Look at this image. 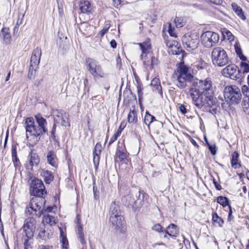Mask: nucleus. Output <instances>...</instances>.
<instances>
[{"instance_id":"obj_3","label":"nucleus","mask_w":249,"mask_h":249,"mask_svg":"<svg viewBox=\"0 0 249 249\" xmlns=\"http://www.w3.org/2000/svg\"><path fill=\"white\" fill-rule=\"evenodd\" d=\"M191 97L194 105L198 108L204 107L209 112L215 114L217 108V103H210L209 99L196 89L191 94Z\"/></svg>"},{"instance_id":"obj_44","label":"nucleus","mask_w":249,"mask_h":249,"mask_svg":"<svg viewBox=\"0 0 249 249\" xmlns=\"http://www.w3.org/2000/svg\"><path fill=\"white\" fill-rule=\"evenodd\" d=\"M240 68L243 73L249 72V65L246 62H241Z\"/></svg>"},{"instance_id":"obj_47","label":"nucleus","mask_w":249,"mask_h":249,"mask_svg":"<svg viewBox=\"0 0 249 249\" xmlns=\"http://www.w3.org/2000/svg\"><path fill=\"white\" fill-rule=\"evenodd\" d=\"M120 133H121V131L119 132V131H118L116 133L114 134V135L110 139V140H109V142L108 143L109 145H110L114 142H115L117 140V138L120 135Z\"/></svg>"},{"instance_id":"obj_7","label":"nucleus","mask_w":249,"mask_h":249,"mask_svg":"<svg viewBox=\"0 0 249 249\" xmlns=\"http://www.w3.org/2000/svg\"><path fill=\"white\" fill-rule=\"evenodd\" d=\"M184 47L188 51L194 50L198 47L199 44V36L196 33L186 34L182 38Z\"/></svg>"},{"instance_id":"obj_50","label":"nucleus","mask_w":249,"mask_h":249,"mask_svg":"<svg viewBox=\"0 0 249 249\" xmlns=\"http://www.w3.org/2000/svg\"><path fill=\"white\" fill-rule=\"evenodd\" d=\"M153 231H157L158 232H163L164 234V232L162 231V227L159 224H157L155 225L152 228Z\"/></svg>"},{"instance_id":"obj_55","label":"nucleus","mask_w":249,"mask_h":249,"mask_svg":"<svg viewBox=\"0 0 249 249\" xmlns=\"http://www.w3.org/2000/svg\"><path fill=\"white\" fill-rule=\"evenodd\" d=\"M242 106H249V97L247 98H245L242 103Z\"/></svg>"},{"instance_id":"obj_28","label":"nucleus","mask_w":249,"mask_h":249,"mask_svg":"<svg viewBox=\"0 0 249 249\" xmlns=\"http://www.w3.org/2000/svg\"><path fill=\"white\" fill-rule=\"evenodd\" d=\"M150 85L153 87V90L154 91H157L160 95H162L161 86L160 79L158 78L155 77L153 79Z\"/></svg>"},{"instance_id":"obj_41","label":"nucleus","mask_w":249,"mask_h":249,"mask_svg":"<svg viewBox=\"0 0 249 249\" xmlns=\"http://www.w3.org/2000/svg\"><path fill=\"white\" fill-rule=\"evenodd\" d=\"M234 46H235V52H236L237 55L239 57L240 59H241L243 61H246V57L243 54L241 48L239 46H238L237 45H235Z\"/></svg>"},{"instance_id":"obj_30","label":"nucleus","mask_w":249,"mask_h":249,"mask_svg":"<svg viewBox=\"0 0 249 249\" xmlns=\"http://www.w3.org/2000/svg\"><path fill=\"white\" fill-rule=\"evenodd\" d=\"M126 154L121 151L120 149H117L115 154V162H125L127 160Z\"/></svg>"},{"instance_id":"obj_33","label":"nucleus","mask_w":249,"mask_h":249,"mask_svg":"<svg viewBox=\"0 0 249 249\" xmlns=\"http://www.w3.org/2000/svg\"><path fill=\"white\" fill-rule=\"evenodd\" d=\"M0 36L3 37L6 43L9 42L11 40V36L8 28L3 27L1 31Z\"/></svg>"},{"instance_id":"obj_14","label":"nucleus","mask_w":249,"mask_h":249,"mask_svg":"<svg viewBox=\"0 0 249 249\" xmlns=\"http://www.w3.org/2000/svg\"><path fill=\"white\" fill-rule=\"evenodd\" d=\"M55 116L57 118H55V121L62 126H70L68 113L63 110H57Z\"/></svg>"},{"instance_id":"obj_53","label":"nucleus","mask_w":249,"mask_h":249,"mask_svg":"<svg viewBox=\"0 0 249 249\" xmlns=\"http://www.w3.org/2000/svg\"><path fill=\"white\" fill-rule=\"evenodd\" d=\"M208 147H209V149L210 150L212 154L213 155H214L216 154L215 145L214 144H213V145L209 144Z\"/></svg>"},{"instance_id":"obj_59","label":"nucleus","mask_w":249,"mask_h":249,"mask_svg":"<svg viewBox=\"0 0 249 249\" xmlns=\"http://www.w3.org/2000/svg\"><path fill=\"white\" fill-rule=\"evenodd\" d=\"M110 46L113 48H116L117 46V43L114 39H112L110 42Z\"/></svg>"},{"instance_id":"obj_31","label":"nucleus","mask_w":249,"mask_h":249,"mask_svg":"<svg viewBox=\"0 0 249 249\" xmlns=\"http://www.w3.org/2000/svg\"><path fill=\"white\" fill-rule=\"evenodd\" d=\"M42 223L44 224H49L50 226L54 225L56 223L55 218L50 214L45 215L42 219Z\"/></svg>"},{"instance_id":"obj_11","label":"nucleus","mask_w":249,"mask_h":249,"mask_svg":"<svg viewBox=\"0 0 249 249\" xmlns=\"http://www.w3.org/2000/svg\"><path fill=\"white\" fill-rule=\"evenodd\" d=\"M109 221L112 227L119 233H124L126 230L125 223L124 218L122 215L110 216Z\"/></svg>"},{"instance_id":"obj_29","label":"nucleus","mask_w":249,"mask_h":249,"mask_svg":"<svg viewBox=\"0 0 249 249\" xmlns=\"http://www.w3.org/2000/svg\"><path fill=\"white\" fill-rule=\"evenodd\" d=\"M40 174L46 183H50L53 179V176L52 173L47 170H42Z\"/></svg>"},{"instance_id":"obj_24","label":"nucleus","mask_w":249,"mask_h":249,"mask_svg":"<svg viewBox=\"0 0 249 249\" xmlns=\"http://www.w3.org/2000/svg\"><path fill=\"white\" fill-rule=\"evenodd\" d=\"M110 216H116L121 215V210L118 204L116 202L111 203L109 209Z\"/></svg>"},{"instance_id":"obj_26","label":"nucleus","mask_w":249,"mask_h":249,"mask_svg":"<svg viewBox=\"0 0 249 249\" xmlns=\"http://www.w3.org/2000/svg\"><path fill=\"white\" fill-rule=\"evenodd\" d=\"M127 121L129 123L137 124L138 121L137 112L135 110V107H133V109H130L129 113L127 115Z\"/></svg>"},{"instance_id":"obj_52","label":"nucleus","mask_w":249,"mask_h":249,"mask_svg":"<svg viewBox=\"0 0 249 249\" xmlns=\"http://www.w3.org/2000/svg\"><path fill=\"white\" fill-rule=\"evenodd\" d=\"M223 33L226 34L228 39L231 40H232L233 39L234 36L232 35L231 33L229 31L226 30L225 31L223 32Z\"/></svg>"},{"instance_id":"obj_51","label":"nucleus","mask_w":249,"mask_h":249,"mask_svg":"<svg viewBox=\"0 0 249 249\" xmlns=\"http://www.w3.org/2000/svg\"><path fill=\"white\" fill-rule=\"evenodd\" d=\"M109 28V26L107 24L103 29L101 30L100 32L99 35H100L101 37H103L104 35L107 32L108 29Z\"/></svg>"},{"instance_id":"obj_37","label":"nucleus","mask_w":249,"mask_h":249,"mask_svg":"<svg viewBox=\"0 0 249 249\" xmlns=\"http://www.w3.org/2000/svg\"><path fill=\"white\" fill-rule=\"evenodd\" d=\"M154 120H155L154 116L146 112L144 119V122L145 124L149 126L150 124L154 121Z\"/></svg>"},{"instance_id":"obj_34","label":"nucleus","mask_w":249,"mask_h":249,"mask_svg":"<svg viewBox=\"0 0 249 249\" xmlns=\"http://www.w3.org/2000/svg\"><path fill=\"white\" fill-rule=\"evenodd\" d=\"M60 232V242L61 243V246L63 249H68L69 248V243L65 235L63 234L62 229L61 228H59Z\"/></svg>"},{"instance_id":"obj_19","label":"nucleus","mask_w":249,"mask_h":249,"mask_svg":"<svg viewBox=\"0 0 249 249\" xmlns=\"http://www.w3.org/2000/svg\"><path fill=\"white\" fill-rule=\"evenodd\" d=\"M29 162L26 164V168L28 170H33L34 166H37L39 162V158L37 154L31 152L29 156Z\"/></svg>"},{"instance_id":"obj_40","label":"nucleus","mask_w":249,"mask_h":249,"mask_svg":"<svg viewBox=\"0 0 249 249\" xmlns=\"http://www.w3.org/2000/svg\"><path fill=\"white\" fill-rule=\"evenodd\" d=\"M24 249H29V248H33L34 247L33 246V242L32 238H24Z\"/></svg>"},{"instance_id":"obj_21","label":"nucleus","mask_w":249,"mask_h":249,"mask_svg":"<svg viewBox=\"0 0 249 249\" xmlns=\"http://www.w3.org/2000/svg\"><path fill=\"white\" fill-rule=\"evenodd\" d=\"M138 200H135L131 195L124 196L123 198V201L124 205L127 207H132L133 208H137L140 206V204H138Z\"/></svg>"},{"instance_id":"obj_1","label":"nucleus","mask_w":249,"mask_h":249,"mask_svg":"<svg viewBox=\"0 0 249 249\" xmlns=\"http://www.w3.org/2000/svg\"><path fill=\"white\" fill-rule=\"evenodd\" d=\"M35 118L38 124L37 126L35 125L34 120L32 117L27 118L25 122L26 138L33 144H36L40 140V136L48 131L46 119L40 114L36 115Z\"/></svg>"},{"instance_id":"obj_5","label":"nucleus","mask_w":249,"mask_h":249,"mask_svg":"<svg viewBox=\"0 0 249 249\" xmlns=\"http://www.w3.org/2000/svg\"><path fill=\"white\" fill-rule=\"evenodd\" d=\"M211 57L213 64L216 67H223L230 61L226 51L221 47L214 48L212 52Z\"/></svg>"},{"instance_id":"obj_32","label":"nucleus","mask_w":249,"mask_h":249,"mask_svg":"<svg viewBox=\"0 0 249 249\" xmlns=\"http://www.w3.org/2000/svg\"><path fill=\"white\" fill-rule=\"evenodd\" d=\"M239 155L237 152H234L231 160V165L232 168L237 169L241 166L240 163L238 161Z\"/></svg>"},{"instance_id":"obj_45","label":"nucleus","mask_w":249,"mask_h":249,"mask_svg":"<svg viewBox=\"0 0 249 249\" xmlns=\"http://www.w3.org/2000/svg\"><path fill=\"white\" fill-rule=\"evenodd\" d=\"M93 160L95 168L97 169L99 164L100 155L93 154Z\"/></svg>"},{"instance_id":"obj_38","label":"nucleus","mask_w":249,"mask_h":249,"mask_svg":"<svg viewBox=\"0 0 249 249\" xmlns=\"http://www.w3.org/2000/svg\"><path fill=\"white\" fill-rule=\"evenodd\" d=\"M178 44L177 41H174L172 44L170 43L169 47L171 48L170 52L173 54H178L180 52L179 48H177L176 44Z\"/></svg>"},{"instance_id":"obj_16","label":"nucleus","mask_w":249,"mask_h":249,"mask_svg":"<svg viewBox=\"0 0 249 249\" xmlns=\"http://www.w3.org/2000/svg\"><path fill=\"white\" fill-rule=\"evenodd\" d=\"M143 61L144 65L147 70H152L154 66L157 64L158 59L152 54L144 56L141 58Z\"/></svg>"},{"instance_id":"obj_22","label":"nucleus","mask_w":249,"mask_h":249,"mask_svg":"<svg viewBox=\"0 0 249 249\" xmlns=\"http://www.w3.org/2000/svg\"><path fill=\"white\" fill-rule=\"evenodd\" d=\"M178 234L177 226L174 224H171L168 226L165 232H164L163 237L166 238L167 234L171 237H176Z\"/></svg>"},{"instance_id":"obj_42","label":"nucleus","mask_w":249,"mask_h":249,"mask_svg":"<svg viewBox=\"0 0 249 249\" xmlns=\"http://www.w3.org/2000/svg\"><path fill=\"white\" fill-rule=\"evenodd\" d=\"M174 22L177 28L181 27L185 25V22L183 19L181 17H176L174 20Z\"/></svg>"},{"instance_id":"obj_4","label":"nucleus","mask_w":249,"mask_h":249,"mask_svg":"<svg viewBox=\"0 0 249 249\" xmlns=\"http://www.w3.org/2000/svg\"><path fill=\"white\" fill-rule=\"evenodd\" d=\"M194 84L196 87V90L204 94L206 98L209 99V102L216 103V98L214 97V92L215 88L213 86L212 81L210 79L207 78L204 80H198L194 82Z\"/></svg>"},{"instance_id":"obj_17","label":"nucleus","mask_w":249,"mask_h":249,"mask_svg":"<svg viewBox=\"0 0 249 249\" xmlns=\"http://www.w3.org/2000/svg\"><path fill=\"white\" fill-rule=\"evenodd\" d=\"M139 45L142 52L141 58H143L145 56L152 54L151 53V45L149 39H147L142 43H139Z\"/></svg>"},{"instance_id":"obj_12","label":"nucleus","mask_w":249,"mask_h":249,"mask_svg":"<svg viewBox=\"0 0 249 249\" xmlns=\"http://www.w3.org/2000/svg\"><path fill=\"white\" fill-rule=\"evenodd\" d=\"M36 220L33 217H29L25 220L23 230L26 238L33 237L36 229Z\"/></svg>"},{"instance_id":"obj_25","label":"nucleus","mask_w":249,"mask_h":249,"mask_svg":"<svg viewBox=\"0 0 249 249\" xmlns=\"http://www.w3.org/2000/svg\"><path fill=\"white\" fill-rule=\"evenodd\" d=\"M48 162L53 166L56 167L57 166V158L55 153L53 151H50L47 155Z\"/></svg>"},{"instance_id":"obj_43","label":"nucleus","mask_w":249,"mask_h":249,"mask_svg":"<svg viewBox=\"0 0 249 249\" xmlns=\"http://www.w3.org/2000/svg\"><path fill=\"white\" fill-rule=\"evenodd\" d=\"M48 234L49 233L46 232L44 230L41 229L39 231L38 237L43 240H46L48 238Z\"/></svg>"},{"instance_id":"obj_8","label":"nucleus","mask_w":249,"mask_h":249,"mask_svg":"<svg viewBox=\"0 0 249 249\" xmlns=\"http://www.w3.org/2000/svg\"><path fill=\"white\" fill-rule=\"evenodd\" d=\"M86 65L87 70L93 77L98 76L103 77L104 76V72L102 66L96 60L91 58H87Z\"/></svg>"},{"instance_id":"obj_54","label":"nucleus","mask_w":249,"mask_h":249,"mask_svg":"<svg viewBox=\"0 0 249 249\" xmlns=\"http://www.w3.org/2000/svg\"><path fill=\"white\" fill-rule=\"evenodd\" d=\"M179 111L182 114H185L187 112V109L183 105H180L179 107Z\"/></svg>"},{"instance_id":"obj_39","label":"nucleus","mask_w":249,"mask_h":249,"mask_svg":"<svg viewBox=\"0 0 249 249\" xmlns=\"http://www.w3.org/2000/svg\"><path fill=\"white\" fill-rule=\"evenodd\" d=\"M217 202L220 205H222L223 207L229 206V200L226 197L222 196H218L217 198Z\"/></svg>"},{"instance_id":"obj_23","label":"nucleus","mask_w":249,"mask_h":249,"mask_svg":"<svg viewBox=\"0 0 249 249\" xmlns=\"http://www.w3.org/2000/svg\"><path fill=\"white\" fill-rule=\"evenodd\" d=\"M79 9L83 13H89L91 11V4L88 0H81L79 3Z\"/></svg>"},{"instance_id":"obj_49","label":"nucleus","mask_w":249,"mask_h":249,"mask_svg":"<svg viewBox=\"0 0 249 249\" xmlns=\"http://www.w3.org/2000/svg\"><path fill=\"white\" fill-rule=\"evenodd\" d=\"M242 91L246 98L249 97V89L247 86L244 85L242 87Z\"/></svg>"},{"instance_id":"obj_60","label":"nucleus","mask_w":249,"mask_h":249,"mask_svg":"<svg viewBox=\"0 0 249 249\" xmlns=\"http://www.w3.org/2000/svg\"><path fill=\"white\" fill-rule=\"evenodd\" d=\"M211 2L215 4H220L222 2V0H208Z\"/></svg>"},{"instance_id":"obj_2","label":"nucleus","mask_w":249,"mask_h":249,"mask_svg":"<svg viewBox=\"0 0 249 249\" xmlns=\"http://www.w3.org/2000/svg\"><path fill=\"white\" fill-rule=\"evenodd\" d=\"M194 77L191 74L189 68L183 63H180L177 70L172 75V80L179 89H184L187 84L192 82Z\"/></svg>"},{"instance_id":"obj_58","label":"nucleus","mask_w":249,"mask_h":249,"mask_svg":"<svg viewBox=\"0 0 249 249\" xmlns=\"http://www.w3.org/2000/svg\"><path fill=\"white\" fill-rule=\"evenodd\" d=\"M13 161L15 166H18V163L19 161L17 156L12 157Z\"/></svg>"},{"instance_id":"obj_6","label":"nucleus","mask_w":249,"mask_h":249,"mask_svg":"<svg viewBox=\"0 0 249 249\" xmlns=\"http://www.w3.org/2000/svg\"><path fill=\"white\" fill-rule=\"evenodd\" d=\"M224 96L227 102L231 104H238L241 98L240 89L233 85L227 86L224 89Z\"/></svg>"},{"instance_id":"obj_56","label":"nucleus","mask_w":249,"mask_h":249,"mask_svg":"<svg viewBox=\"0 0 249 249\" xmlns=\"http://www.w3.org/2000/svg\"><path fill=\"white\" fill-rule=\"evenodd\" d=\"M213 183H214L215 187L217 190H220L221 189V185L217 183V182L215 179H213Z\"/></svg>"},{"instance_id":"obj_62","label":"nucleus","mask_w":249,"mask_h":249,"mask_svg":"<svg viewBox=\"0 0 249 249\" xmlns=\"http://www.w3.org/2000/svg\"><path fill=\"white\" fill-rule=\"evenodd\" d=\"M55 130L52 129V132H51V138H52L54 140H55Z\"/></svg>"},{"instance_id":"obj_36","label":"nucleus","mask_w":249,"mask_h":249,"mask_svg":"<svg viewBox=\"0 0 249 249\" xmlns=\"http://www.w3.org/2000/svg\"><path fill=\"white\" fill-rule=\"evenodd\" d=\"M195 67L199 70H206L208 67V65L203 60H200L196 63Z\"/></svg>"},{"instance_id":"obj_18","label":"nucleus","mask_w":249,"mask_h":249,"mask_svg":"<svg viewBox=\"0 0 249 249\" xmlns=\"http://www.w3.org/2000/svg\"><path fill=\"white\" fill-rule=\"evenodd\" d=\"M76 227L75 228V231L77 237L82 245H85L86 241L85 240V236L83 232V228L82 225L80 224V217L79 215L76 216Z\"/></svg>"},{"instance_id":"obj_35","label":"nucleus","mask_w":249,"mask_h":249,"mask_svg":"<svg viewBox=\"0 0 249 249\" xmlns=\"http://www.w3.org/2000/svg\"><path fill=\"white\" fill-rule=\"evenodd\" d=\"M212 220L213 223H217L220 227H221L224 223L222 219L216 213H213Z\"/></svg>"},{"instance_id":"obj_46","label":"nucleus","mask_w":249,"mask_h":249,"mask_svg":"<svg viewBox=\"0 0 249 249\" xmlns=\"http://www.w3.org/2000/svg\"><path fill=\"white\" fill-rule=\"evenodd\" d=\"M102 145L99 143H97L95 146L93 154L100 155L102 151Z\"/></svg>"},{"instance_id":"obj_13","label":"nucleus","mask_w":249,"mask_h":249,"mask_svg":"<svg viewBox=\"0 0 249 249\" xmlns=\"http://www.w3.org/2000/svg\"><path fill=\"white\" fill-rule=\"evenodd\" d=\"M221 73L224 77L236 80L239 77L238 68L234 64L227 66L221 71Z\"/></svg>"},{"instance_id":"obj_57","label":"nucleus","mask_w":249,"mask_h":249,"mask_svg":"<svg viewBox=\"0 0 249 249\" xmlns=\"http://www.w3.org/2000/svg\"><path fill=\"white\" fill-rule=\"evenodd\" d=\"M242 108H243V110L244 112L246 114L249 115V106L248 107L247 106H242Z\"/></svg>"},{"instance_id":"obj_27","label":"nucleus","mask_w":249,"mask_h":249,"mask_svg":"<svg viewBox=\"0 0 249 249\" xmlns=\"http://www.w3.org/2000/svg\"><path fill=\"white\" fill-rule=\"evenodd\" d=\"M231 7L233 11L240 18L243 20L246 19V17L244 15V13L241 7L235 3H232L231 4Z\"/></svg>"},{"instance_id":"obj_61","label":"nucleus","mask_w":249,"mask_h":249,"mask_svg":"<svg viewBox=\"0 0 249 249\" xmlns=\"http://www.w3.org/2000/svg\"><path fill=\"white\" fill-rule=\"evenodd\" d=\"M12 157H15V156H17V151H16V148H14V147L12 148Z\"/></svg>"},{"instance_id":"obj_20","label":"nucleus","mask_w":249,"mask_h":249,"mask_svg":"<svg viewBox=\"0 0 249 249\" xmlns=\"http://www.w3.org/2000/svg\"><path fill=\"white\" fill-rule=\"evenodd\" d=\"M41 56V50L39 47L36 48L33 52L32 55L31 57V65L30 67H35L37 66L40 60Z\"/></svg>"},{"instance_id":"obj_63","label":"nucleus","mask_w":249,"mask_h":249,"mask_svg":"<svg viewBox=\"0 0 249 249\" xmlns=\"http://www.w3.org/2000/svg\"><path fill=\"white\" fill-rule=\"evenodd\" d=\"M0 231L1 233L3 235V226L2 222H0Z\"/></svg>"},{"instance_id":"obj_10","label":"nucleus","mask_w":249,"mask_h":249,"mask_svg":"<svg viewBox=\"0 0 249 249\" xmlns=\"http://www.w3.org/2000/svg\"><path fill=\"white\" fill-rule=\"evenodd\" d=\"M46 193L42 180L36 178H34L31 184V194L36 197H42Z\"/></svg>"},{"instance_id":"obj_64","label":"nucleus","mask_w":249,"mask_h":249,"mask_svg":"<svg viewBox=\"0 0 249 249\" xmlns=\"http://www.w3.org/2000/svg\"><path fill=\"white\" fill-rule=\"evenodd\" d=\"M10 75H11V72H10V71H9V72L8 73V74H7V76H6V79H5V81H8V80H9L10 77Z\"/></svg>"},{"instance_id":"obj_15","label":"nucleus","mask_w":249,"mask_h":249,"mask_svg":"<svg viewBox=\"0 0 249 249\" xmlns=\"http://www.w3.org/2000/svg\"><path fill=\"white\" fill-rule=\"evenodd\" d=\"M45 203V201L43 198L39 197H33L30 203V209L35 212L39 211V216H40L42 213V211H40L42 203Z\"/></svg>"},{"instance_id":"obj_9","label":"nucleus","mask_w":249,"mask_h":249,"mask_svg":"<svg viewBox=\"0 0 249 249\" xmlns=\"http://www.w3.org/2000/svg\"><path fill=\"white\" fill-rule=\"evenodd\" d=\"M200 39L201 43L204 47L211 48L218 42L219 36L215 32L207 31L201 35Z\"/></svg>"},{"instance_id":"obj_48","label":"nucleus","mask_w":249,"mask_h":249,"mask_svg":"<svg viewBox=\"0 0 249 249\" xmlns=\"http://www.w3.org/2000/svg\"><path fill=\"white\" fill-rule=\"evenodd\" d=\"M175 28L174 27H172L171 24L169 23L168 26V32L170 35L173 37H176L177 35L176 33L175 32Z\"/></svg>"}]
</instances>
